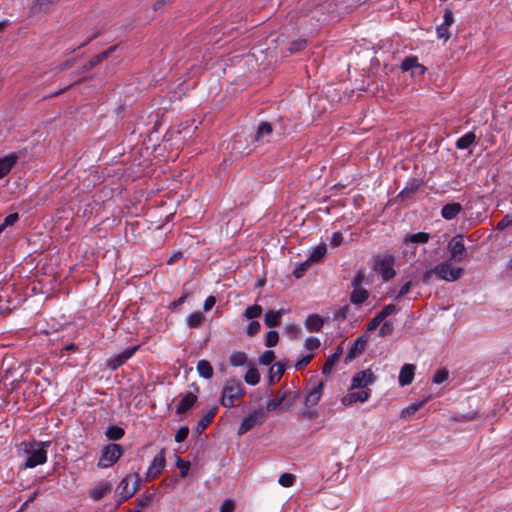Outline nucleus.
<instances>
[{
    "label": "nucleus",
    "mask_w": 512,
    "mask_h": 512,
    "mask_svg": "<svg viewBox=\"0 0 512 512\" xmlns=\"http://www.w3.org/2000/svg\"><path fill=\"white\" fill-rule=\"evenodd\" d=\"M272 133V127L269 123L263 122L259 125L258 131L256 134L257 140H264L266 136H269Z\"/></svg>",
    "instance_id": "nucleus-37"
},
{
    "label": "nucleus",
    "mask_w": 512,
    "mask_h": 512,
    "mask_svg": "<svg viewBox=\"0 0 512 512\" xmlns=\"http://www.w3.org/2000/svg\"><path fill=\"white\" fill-rule=\"evenodd\" d=\"M462 210L460 203H449L443 206L441 215L446 220L454 219Z\"/></svg>",
    "instance_id": "nucleus-19"
},
{
    "label": "nucleus",
    "mask_w": 512,
    "mask_h": 512,
    "mask_svg": "<svg viewBox=\"0 0 512 512\" xmlns=\"http://www.w3.org/2000/svg\"><path fill=\"white\" fill-rule=\"evenodd\" d=\"M217 413V408L213 407L209 409L198 421L196 430L198 433H202L212 422L213 418Z\"/></svg>",
    "instance_id": "nucleus-20"
},
{
    "label": "nucleus",
    "mask_w": 512,
    "mask_h": 512,
    "mask_svg": "<svg viewBox=\"0 0 512 512\" xmlns=\"http://www.w3.org/2000/svg\"><path fill=\"white\" fill-rule=\"evenodd\" d=\"M196 369L198 374L205 379H210L213 376V368L207 360H200Z\"/></svg>",
    "instance_id": "nucleus-27"
},
{
    "label": "nucleus",
    "mask_w": 512,
    "mask_h": 512,
    "mask_svg": "<svg viewBox=\"0 0 512 512\" xmlns=\"http://www.w3.org/2000/svg\"><path fill=\"white\" fill-rule=\"evenodd\" d=\"M392 330H393L392 325L389 322H385L381 326L379 334H380V336L384 337V336H387L388 334H390L392 332Z\"/></svg>",
    "instance_id": "nucleus-63"
},
{
    "label": "nucleus",
    "mask_w": 512,
    "mask_h": 512,
    "mask_svg": "<svg viewBox=\"0 0 512 512\" xmlns=\"http://www.w3.org/2000/svg\"><path fill=\"white\" fill-rule=\"evenodd\" d=\"M265 420V411L261 408L257 409L252 413L248 414L246 417H244L242 423L238 428L237 434L241 436L250 431L253 427L261 425L262 423H264Z\"/></svg>",
    "instance_id": "nucleus-5"
},
{
    "label": "nucleus",
    "mask_w": 512,
    "mask_h": 512,
    "mask_svg": "<svg viewBox=\"0 0 512 512\" xmlns=\"http://www.w3.org/2000/svg\"><path fill=\"white\" fill-rule=\"evenodd\" d=\"M291 395L290 391H283L281 393H277L274 399H270L266 403V411H275L286 401V399Z\"/></svg>",
    "instance_id": "nucleus-17"
},
{
    "label": "nucleus",
    "mask_w": 512,
    "mask_h": 512,
    "mask_svg": "<svg viewBox=\"0 0 512 512\" xmlns=\"http://www.w3.org/2000/svg\"><path fill=\"white\" fill-rule=\"evenodd\" d=\"M19 216L17 213L9 214L5 219L4 222L1 224L4 228L7 226L13 225L17 220Z\"/></svg>",
    "instance_id": "nucleus-58"
},
{
    "label": "nucleus",
    "mask_w": 512,
    "mask_h": 512,
    "mask_svg": "<svg viewBox=\"0 0 512 512\" xmlns=\"http://www.w3.org/2000/svg\"><path fill=\"white\" fill-rule=\"evenodd\" d=\"M245 382L249 385H256L260 381V375L256 368H250L245 374Z\"/></svg>",
    "instance_id": "nucleus-35"
},
{
    "label": "nucleus",
    "mask_w": 512,
    "mask_h": 512,
    "mask_svg": "<svg viewBox=\"0 0 512 512\" xmlns=\"http://www.w3.org/2000/svg\"><path fill=\"white\" fill-rule=\"evenodd\" d=\"M306 45V41L305 40H298V41H295L291 44L290 48H289V51L290 53H294V52H297V51H300L301 49H303Z\"/></svg>",
    "instance_id": "nucleus-59"
},
{
    "label": "nucleus",
    "mask_w": 512,
    "mask_h": 512,
    "mask_svg": "<svg viewBox=\"0 0 512 512\" xmlns=\"http://www.w3.org/2000/svg\"><path fill=\"white\" fill-rule=\"evenodd\" d=\"M123 454V449L119 444H109L104 447L98 461L99 468H109L113 466Z\"/></svg>",
    "instance_id": "nucleus-4"
},
{
    "label": "nucleus",
    "mask_w": 512,
    "mask_h": 512,
    "mask_svg": "<svg viewBox=\"0 0 512 512\" xmlns=\"http://www.w3.org/2000/svg\"><path fill=\"white\" fill-rule=\"evenodd\" d=\"M449 377V372L446 368L439 369L436 371L434 377H433V383L434 384H442L445 382Z\"/></svg>",
    "instance_id": "nucleus-40"
},
{
    "label": "nucleus",
    "mask_w": 512,
    "mask_h": 512,
    "mask_svg": "<svg viewBox=\"0 0 512 512\" xmlns=\"http://www.w3.org/2000/svg\"><path fill=\"white\" fill-rule=\"evenodd\" d=\"M454 22L453 13L450 10H446L444 13L443 25L450 27Z\"/></svg>",
    "instance_id": "nucleus-62"
},
{
    "label": "nucleus",
    "mask_w": 512,
    "mask_h": 512,
    "mask_svg": "<svg viewBox=\"0 0 512 512\" xmlns=\"http://www.w3.org/2000/svg\"><path fill=\"white\" fill-rule=\"evenodd\" d=\"M139 476L137 473L126 475L118 485L119 495L122 500L131 498L137 491Z\"/></svg>",
    "instance_id": "nucleus-6"
},
{
    "label": "nucleus",
    "mask_w": 512,
    "mask_h": 512,
    "mask_svg": "<svg viewBox=\"0 0 512 512\" xmlns=\"http://www.w3.org/2000/svg\"><path fill=\"white\" fill-rule=\"evenodd\" d=\"M447 248L451 260L462 261L467 256V249L462 235L454 236L449 241Z\"/></svg>",
    "instance_id": "nucleus-8"
},
{
    "label": "nucleus",
    "mask_w": 512,
    "mask_h": 512,
    "mask_svg": "<svg viewBox=\"0 0 512 512\" xmlns=\"http://www.w3.org/2000/svg\"><path fill=\"white\" fill-rule=\"evenodd\" d=\"M124 429L116 426V425H110L108 426L105 435L110 440H119L124 436Z\"/></svg>",
    "instance_id": "nucleus-31"
},
{
    "label": "nucleus",
    "mask_w": 512,
    "mask_h": 512,
    "mask_svg": "<svg viewBox=\"0 0 512 512\" xmlns=\"http://www.w3.org/2000/svg\"><path fill=\"white\" fill-rule=\"evenodd\" d=\"M197 401V396L193 393H187L182 396L176 406V413L178 415L184 414L188 411Z\"/></svg>",
    "instance_id": "nucleus-16"
},
{
    "label": "nucleus",
    "mask_w": 512,
    "mask_h": 512,
    "mask_svg": "<svg viewBox=\"0 0 512 512\" xmlns=\"http://www.w3.org/2000/svg\"><path fill=\"white\" fill-rule=\"evenodd\" d=\"M278 340H279L278 332L274 331V330L269 331L265 338V345L267 347H274L278 343Z\"/></svg>",
    "instance_id": "nucleus-41"
},
{
    "label": "nucleus",
    "mask_w": 512,
    "mask_h": 512,
    "mask_svg": "<svg viewBox=\"0 0 512 512\" xmlns=\"http://www.w3.org/2000/svg\"><path fill=\"white\" fill-rule=\"evenodd\" d=\"M366 343H367V339L364 338V337H358L355 342L353 343V346L350 348L347 356H346V360L347 361H351L352 359H354L358 354H360L365 346H366Z\"/></svg>",
    "instance_id": "nucleus-21"
},
{
    "label": "nucleus",
    "mask_w": 512,
    "mask_h": 512,
    "mask_svg": "<svg viewBox=\"0 0 512 512\" xmlns=\"http://www.w3.org/2000/svg\"><path fill=\"white\" fill-rule=\"evenodd\" d=\"M366 275L363 271H358L352 279V287H362V283L365 281Z\"/></svg>",
    "instance_id": "nucleus-51"
},
{
    "label": "nucleus",
    "mask_w": 512,
    "mask_h": 512,
    "mask_svg": "<svg viewBox=\"0 0 512 512\" xmlns=\"http://www.w3.org/2000/svg\"><path fill=\"white\" fill-rule=\"evenodd\" d=\"M124 363V360L120 358V355L115 356L109 360L108 366L115 370Z\"/></svg>",
    "instance_id": "nucleus-60"
},
{
    "label": "nucleus",
    "mask_w": 512,
    "mask_h": 512,
    "mask_svg": "<svg viewBox=\"0 0 512 512\" xmlns=\"http://www.w3.org/2000/svg\"><path fill=\"white\" fill-rule=\"evenodd\" d=\"M296 480L295 475L290 473H283L279 477V484L283 487H291Z\"/></svg>",
    "instance_id": "nucleus-39"
},
{
    "label": "nucleus",
    "mask_w": 512,
    "mask_h": 512,
    "mask_svg": "<svg viewBox=\"0 0 512 512\" xmlns=\"http://www.w3.org/2000/svg\"><path fill=\"white\" fill-rule=\"evenodd\" d=\"M113 488V483L110 481H101L94 488L89 491V496L94 501H98L102 499L104 496L108 495Z\"/></svg>",
    "instance_id": "nucleus-11"
},
{
    "label": "nucleus",
    "mask_w": 512,
    "mask_h": 512,
    "mask_svg": "<svg viewBox=\"0 0 512 512\" xmlns=\"http://www.w3.org/2000/svg\"><path fill=\"white\" fill-rule=\"evenodd\" d=\"M310 263L311 261L309 259H307L306 261H304L303 263H301L300 265H298L294 271H293V274L296 278H300L303 276L304 272L308 269V267L310 266Z\"/></svg>",
    "instance_id": "nucleus-46"
},
{
    "label": "nucleus",
    "mask_w": 512,
    "mask_h": 512,
    "mask_svg": "<svg viewBox=\"0 0 512 512\" xmlns=\"http://www.w3.org/2000/svg\"><path fill=\"white\" fill-rule=\"evenodd\" d=\"M342 347L341 346H338L335 353H333L331 356L328 357V359L326 360L323 368H322V373L327 375L329 374L334 365L339 361L340 359V356L342 355Z\"/></svg>",
    "instance_id": "nucleus-23"
},
{
    "label": "nucleus",
    "mask_w": 512,
    "mask_h": 512,
    "mask_svg": "<svg viewBox=\"0 0 512 512\" xmlns=\"http://www.w3.org/2000/svg\"><path fill=\"white\" fill-rule=\"evenodd\" d=\"M416 367L413 364H404L399 373V384L404 387L412 383Z\"/></svg>",
    "instance_id": "nucleus-13"
},
{
    "label": "nucleus",
    "mask_w": 512,
    "mask_h": 512,
    "mask_svg": "<svg viewBox=\"0 0 512 512\" xmlns=\"http://www.w3.org/2000/svg\"><path fill=\"white\" fill-rule=\"evenodd\" d=\"M304 347L307 350H316L320 347V340L316 337H308L304 342Z\"/></svg>",
    "instance_id": "nucleus-44"
},
{
    "label": "nucleus",
    "mask_w": 512,
    "mask_h": 512,
    "mask_svg": "<svg viewBox=\"0 0 512 512\" xmlns=\"http://www.w3.org/2000/svg\"><path fill=\"white\" fill-rule=\"evenodd\" d=\"M323 326V319L317 314L309 315L305 320V327L310 331H320Z\"/></svg>",
    "instance_id": "nucleus-26"
},
{
    "label": "nucleus",
    "mask_w": 512,
    "mask_h": 512,
    "mask_svg": "<svg viewBox=\"0 0 512 512\" xmlns=\"http://www.w3.org/2000/svg\"><path fill=\"white\" fill-rule=\"evenodd\" d=\"M235 509V504L231 499H226L221 507L219 512H233Z\"/></svg>",
    "instance_id": "nucleus-53"
},
{
    "label": "nucleus",
    "mask_w": 512,
    "mask_h": 512,
    "mask_svg": "<svg viewBox=\"0 0 512 512\" xmlns=\"http://www.w3.org/2000/svg\"><path fill=\"white\" fill-rule=\"evenodd\" d=\"M262 313V307L260 305H252V306H249L246 308L245 312H244V316L247 318V319H255L257 317H259Z\"/></svg>",
    "instance_id": "nucleus-38"
},
{
    "label": "nucleus",
    "mask_w": 512,
    "mask_h": 512,
    "mask_svg": "<svg viewBox=\"0 0 512 512\" xmlns=\"http://www.w3.org/2000/svg\"><path fill=\"white\" fill-rule=\"evenodd\" d=\"M281 312H275V310H269L264 316V322L268 327H275L280 324Z\"/></svg>",
    "instance_id": "nucleus-30"
},
{
    "label": "nucleus",
    "mask_w": 512,
    "mask_h": 512,
    "mask_svg": "<svg viewBox=\"0 0 512 512\" xmlns=\"http://www.w3.org/2000/svg\"><path fill=\"white\" fill-rule=\"evenodd\" d=\"M17 159L18 156L16 154H10L0 158V178L4 177L10 172Z\"/></svg>",
    "instance_id": "nucleus-18"
},
{
    "label": "nucleus",
    "mask_w": 512,
    "mask_h": 512,
    "mask_svg": "<svg viewBox=\"0 0 512 512\" xmlns=\"http://www.w3.org/2000/svg\"><path fill=\"white\" fill-rule=\"evenodd\" d=\"M244 395L243 386L238 380L228 381L222 391L220 403L224 407H232L236 400L240 399Z\"/></svg>",
    "instance_id": "nucleus-2"
},
{
    "label": "nucleus",
    "mask_w": 512,
    "mask_h": 512,
    "mask_svg": "<svg viewBox=\"0 0 512 512\" xmlns=\"http://www.w3.org/2000/svg\"><path fill=\"white\" fill-rule=\"evenodd\" d=\"M177 467L180 469V476L185 478L188 475L190 469V463L183 461L181 458H177Z\"/></svg>",
    "instance_id": "nucleus-45"
},
{
    "label": "nucleus",
    "mask_w": 512,
    "mask_h": 512,
    "mask_svg": "<svg viewBox=\"0 0 512 512\" xmlns=\"http://www.w3.org/2000/svg\"><path fill=\"white\" fill-rule=\"evenodd\" d=\"M429 400V398H425L423 399L422 401H419V402H415V403H412L410 404L409 406H407L406 408H404L401 412V416L402 417H407V416H410V415H413L414 413H416L420 408H422L424 406V404Z\"/></svg>",
    "instance_id": "nucleus-32"
},
{
    "label": "nucleus",
    "mask_w": 512,
    "mask_h": 512,
    "mask_svg": "<svg viewBox=\"0 0 512 512\" xmlns=\"http://www.w3.org/2000/svg\"><path fill=\"white\" fill-rule=\"evenodd\" d=\"M189 434V428L187 426L181 427L175 434V441L177 443L183 442Z\"/></svg>",
    "instance_id": "nucleus-49"
},
{
    "label": "nucleus",
    "mask_w": 512,
    "mask_h": 512,
    "mask_svg": "<svg viewBox=\"0 0 512 512\" xmlns=\"http://www.w3.org/2000/svg\"><path fill=\"white\" fill-rule=\"evenodd\" d=\"M383 320L378 316L376 315L373 319H371V321L368 323L367 325V330L368 331H374L379 325L380 323L382 322Z\"/></svg>",
    "instance_id": "nucleus-61"
},
{
    "label": "nucleus",
    "mask_w": 512,
    "mask_h": 512,
    "mask_svg": "<svg viewBox=\"0 0 512 512\" xmlns=\"http://www.w3.org/2000/svg\"><path fill=\"white\" fill-rule=\"evenodd\" d=\"M285 371V366L278 362L272 365L269 369L268 380L270 384H274L279 381Z\"/></svg>",
    "instance_id": "nucleus-25"
},
{
    "label": "nucleus",
    "mask_w": 512,
    "mask_h": 512,
    "mask_svg": "<svg viewBox=\"0 0 512 512\" xmlns=\"http://www.w3.org/2000/svg\"><path fill=\"white\" fill-rule=\"evenodd\" d=\"M203 320L204 316L201 312H194L187 317L186 323L190 328H197L201 325Z\"/></svg>",
    "instance_id": "nucleus-34"
},
{
    "label": "nucleus",
    "mask_w": 512,
    "mask_h": 512,
    "mask_svg": "<svg viewBox=\"0 0 512 512\" xmlns=\"http://www.w3.org/2000/svg\"><path fill=\"white\" fill-rule=\"evenodd\" d=\"M313 359V354H307L302 356L295 364L296 370H301L306 367Z\"/></svg>",
    "instance_id": "nucleus-48"
},
{
    "label": "nucleus",
    "mask_w": 512,
    "mask_h": 512,
    "mask_svg": "<svg viewBox=\"0 0 512 512\" xmlns=\"http://www.w3.org/2000/svg\"><path fill=\"white\" fill-rule=\"evenodd\" d=\"M430 239L429 233L418 232L412 235H406L403 239V243H426Z\"/></svg>",
    "instance_id": "nucleus-29"
},
{
    "label": "nucleus",
    "mask_w": 512,
    "mask_h": 512,
    "mask_svg": "<svg viewBox=\"0 0 512 512\" xmlns=\"http://www.w3.org/2000/svg\"><path fill=\"white\" fill-rule=\"evenodd\" d=\"M165 450L162 449L152 460L146 473V481L155 479L165 468Z\"/></svg>",
    "instance_id": "nucleus-9"
},
{
    "label": "nucleus",
    "mask_w": 512,
    "mask_h": 512,
    "mask_svg": "<svg viewBox=\"0 0 512 512\" xmlns=\"http://www.w3.org/2000/svg\"><path fill=\"white\" fill-rule=\"evenodd\" d=\"M475 139L476 135L473 132H468L456 141V147L460 150H465L475 142Z\"/></svg>",
    "instance_id": "nucleus-28"
},
{
    "label": "nucleus",
    "mask_w": 512,
    "mask_h": 512,
    "mask_svg": "<svg viewBox=\"0 0 512 512\" xmlns=\"http://www.w3.org/2000/svg\"><path fill=\"white\" fill-rule=\"evenodd\" d=\"M323 392V383H319L314 386L310 392L306 395L304 404L307 408L315 407L321 400Z\"/></svg>",
    "instance_id": "nucleus-12"
},
{
    "label": "nucleus",
    "mask_w": 512,
    "mask_h": 512,
    "mask_svg": "<svg viewBox=\"0 0 512 512\" xmlns=\"http://www.w3.org/2000/svg\"><path fill=\"white\" fill-rule=\"evenodd\" d=\"M326 252H327L326 245L325 244L319 245V246H317L316 248L313 249V251H312V253H311V255L309 256L308 259L311 262L320 261L324 257Z\"/></svg>",
    "instance_id": "nucleus-36"
},
{
    "label": "nucleus",
    "mask_w": 512,
    "mask_h": 512,
    "mask_svg": "<svg viewBox=\"0 0 512 512\" xmlns=\"http://www.w3.org/2000/svg\"><path fill=\"white\" fill-rule=\"evenodd\" d=\"M274 359V352L272 350H267L259 357V363L262 365H269L274 361Z\"/></svg>",
    "instance_id": "nucleus-42"
},
{
    "label": "nucleus",
    "mask_w": 512,
    "mask_h": 512,
    "mask_svg": "<svg viewBox=\"0 0 512 512\" xmlns=\"http://www.w3.org/2000/svg\"><path fill=\"white\" fill-rule=\"evenodd\" d=\"M374 380L375 377L370 370L360 371L352 378L351 389L365 388L372 384Z\"/></svg>",
    "instance_id": "nucleus-10"
},
{
    "label": "nucleus",
    "mask_w": 512,
    "mask_h": 512,
    "mask_svg": "<svg viewBox=\"0 0 512 512\" xmlns=\"http://www.w3.org/2000/svg\"><path fill=\"white\" fill-rule=\"evenodd\" d=\"M401 68L403 71H411L412 76L422 75L425 72V67L418 63L417 59L413 57L403 60Z\"/></svg>",
    "instance_id": "nucleus-15"
},
{
    "label": "nucleus",
    "mask_w": 512,
    "mask_h": 512,
    "mask_svg": "<svg viewBox=\"0 0 512 512\" xmlns=\"http://www.w3.org/2000/svg\"><path fill=\"white\" fill-rule=\"evenodd\" d=\"M50 446L49 441H34L26 445L25 453L27 459L24 466L26 468H34L42 465L47 461V449Z\"/></svg>",
    "instance_id": "nucleus-1"
},
{
    "label": "nucleus",
    "mask_w": 512,
    "mask_h": 512,
    "mask_svg": "<svg viewBox=\"0 0 512 512\" xmlns=\"http://www.w3.org/2000/svg\"><path fill=\"white\" fill-rule=\"evenodd\" d=\"M116 45L109 47L107 50L99 53L98 55L94 56L89 60V62L84 66L85 70H89L93 68L94 66L100 64L102 61H104L112 52L115 51Z\"/></svg>",
    "instance_id": "nucleus-22"
},
{
    "label": "nucleus",
    "mask_w": 512,
    "mask_h": 512,
    "mask_svg": "<svg viewBox=\"0 0 512 512\" xmlns=\"http://www.w3.org/2000/svg\"><path fill=\"white\" fill-rule=\"evenodd\" d=\"M369 297V293L362 287H353V291L350 295L351 303L359 305L364 303Z\"/></svg>",
    "instance_id": "nucleus-24"
},
{
    "label": "nucleus",
    "mask_w": 512,
    "mask_h": 512,
    "mask_svg": "<svg viewBox=\"0 0 512 512\" xmlns=\"http://www.w3.org/2000/svg\"><path fill=\"white\" fill-rule=\"evenodd\" d=\"M451 259L443 261L434 267L435 276L447 282H454L460 279L463 275V268L454 267L451 263Z\"/></svg>",
    "instance_id": "nucleus-3"
},
{
    "label": "nucleus",
    "mask_w": 512,
    "mask_h": 512,
    "mask_svg": "<svg viewBox=\"0 0 512 512\" xmlns=\"http://www.w3.org/2000/svg\"><path fill=\"white\" fill-rule=\"evenodd\" d=\"M342 242H343V235L341 232H335L332 234L331 239H330L331 246L337 247V246L341 245Z\"/></svg>",
    "instance_id": "nucleus-54"
},
{
    "label": "nucleus",
    "mask_w": 512,
    "mask_h": 512,
    "mask_svg": "<svg viewBox=\"0 0 512 512\" xmlns=\"http://www.w3.org/2000/svg\"><path fill=\"white\" fill-rule=\"evenodd\" d=\"M247 356L244 352L234 351L229 357V363L232 366H242L246 363Z\"/></svg>",
    "instance_id": "nucleus-33"
},
{
    "label": "nucleus",
    "mask_w": 512,
    "mask_h": 512,
    "mask_svg": "<svg viewBox=\"0 0 512 512\" xmlns=\"http://www.w3.org/2000/svg\"><path fill=\"white\" fill-rule=\"evenodd\" d=\"M397 311V308L394 304H388L382 308V310L377 314L382 320L386 317L394 314Z\"/></svg>",
    "instance_id": "nucleus-43"
},
{
    "label": "nucleus",
    "mask_w": 512,
    "mask_h": 512,
    "mask_svg": "<svg viewBox=\"0 0 512 512\" xmlns=\"http://www.w3.org/2000/svg\"><path fill=\"white\" fill-rule=\"evenodd\" d=\"M137 346H133V347H129V348H126L124 351H122L119 355H120V358L122 360H124V362L126 360H128L129 358L132 357V355L135 353V351L137 350Z\"/></svg>",
    "instance_id": "nucleus-55"
},
{
    "label": "nucleus",
    "mask_w": 512,
    "mask_h": 512,
    "mask_svg": "<svg viewBox=\"0 0 512 512\" xmlns=\"http://www.w3.org/2000/svg\"><path fill=\"white\" fill-rule=\"evenodd\" d=\"M411 287H412V282L411 281H407L401 288L400 290L398 291V293L395 295V298L398 299L406 294H408L411 290Z\"/></svg>",
    "instance_id": "nucleus-57"
},
{
    "label": "nucleus",
    "mask_w": 512,
    "mask_h": 512,
    "mask_svg": "<svg viewBox=\"0 0 512 512\" xmlns=\"http://www.w3.org/2000/svg\"><path fill=\"white\" fill-rule=\"evenodd\" d=\"M510 225H512V215L507 214L498 222L496 228L502 231L509 227Z\"/></svg>",
    "instance_id": "nucleus-50"
},
{
    "label": "nucleus",
    "mask_w": 512,
    "mask_h": 512,
    "mask_svg": "<svg viewBox=\"0 0 512 512\" xmlns=\"http://www.w3.org/2000/svg\"><path fill=\"white\" fill-rule=\"evenodd\" d=\"M436 33H437V37L439 39H443L445 41L448 40L450 37L449 27L445 26L443 24H440L439 26H437Z\"/></svg>",
    "instance_id": "nucleus-47"
},
{
    "label": "nucleus",
    "mask_w": 512,
    "mask_h": 512,
    "mask_svg": "<svg viewBox=\"0 0 512 512\" xmlns=\"http://www.w3.org/2000/svg\"><path fill=\"white\" fill-rule=\"evenodd\" d=\"M350 307L349 305H345L342 308H340L334 315L336 319L344 320L347 318L349 313Z\"/></svg>",
    "instance_id": "nucleus-56"
},
{
    "label": "nucleus",
    "mask_w": 512,
    "mask_h": 512,
    "mask_svg": "<svg viewBox=\"0 0 512 512\" xmlns=\"http://www.w3.org/2000/svg\"><path fill=\"white\" fill-rule=\"evenodd\" d=\"M216 303V299L214 296H208L204 301V310L209 311Z\"/></svg>",
    "instance_id": "nucleus-64"
},
{
    "label": "nucleus",
    "mask_w": 512,
    "mask_h": 512,
    "mask_svg": "<svg viewBox=\"0 0 512 512\" xmlns=\"http://www.w3.org/2000/svg\"><path fill=\"white\" fill-rule=\"evenodd\" d=\"M261 325L258 321H252L247 327V334L254 336L260 331Z\"/></svg>",
    "instance_id": "nucleus-52"
},
{
    "label": "nucleus",
    "mask_w": 512,
    "mask_h": 512,
    "mask_svg": "<svg viewBox=\"0 0 512 512\" xmlns=\"http://www.w3.org/2000/svg\"><path fill=\"white\" fill-rule=\"evenodd\" d=\"M370 396V392L366 390L358 391V392H350L346 394L342 399L341 403L344 406L352 405L355 402H365L368 400Z\"/></svg>",
    "instance_id": "nucleus-14"
},
{
    "label": "nucleus",
    "mask_w": 512,
    "mask_h": 512,
    "mask_svg": "<svg viewBox=\"0 0 512 512\" xmlns=\"http://www.w3.org/2000/svg\"><path fill=\"white\" fill-rule=\"evenodd\" d=\"M394 263V257L390 255L382 256L377 259L375 268L381 274L384 281H389L396 275Z\"/></svg>",
    "instance_id": "nucleus-7"
}]
</instances>
